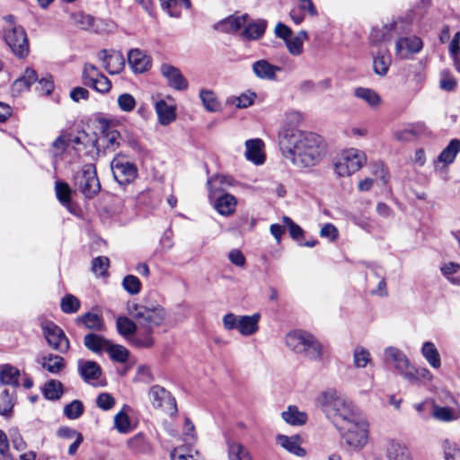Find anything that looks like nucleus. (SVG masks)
Here are the masks:
<instances>
[{
  "mask_svg": "<svg viewBox=\"0 0 460 460\" xmlns=\"http://www.w3.org/2000/svg\"><path fill=\"white\" fill-rule=\"evenodd\" d=\"M279 146L282 155L298 168L316 165L325 153L320 136L296 128L282 127L279 132Z\"/></svg>",
  "mask_w": 460,
  "mask_h": 460,
  "instance_id": "obj_1",
  "label": "nucleus"
},
{
  "mask_svg": "<svg viewBox=\"0 0 460 460\" xmlns=\"http://www.w3.org/2000/svg\"><path fill=\"white\" fill-rule=\"evenodd\" d=\"M335 426L350 447L360 449L367 444L368 423L358 412L357 409H354L348 415H344Z\"/></svg>",
  "mask_w": 460,
  "mask_h": 460,
  "instance_id": "obj_2",
  "label": "nucleus"
},
{
  "mask_svg": "<svg viewBox=\"0 0 460 460\" xmlns=\"http://www.w3.org/2000/svg\"><path fill=\"white\" fill-rule=\"evenodd\" d=\"M317 403L332 420L334 425L345 415H348L354 409V405L348 402L340 392L335 389H328L321 393L317 397Z\"/></svg>",
  "mask_w": 460,
  "mask_h": 460,
  "instance_id": "obj_3",
  "label": "nucleus"
},
{
  "mask_svg": "<svg viewBox=\"0 0 460 460\" xmlns=\"http://www.w3.org/2000/svg\"><path fill=\"white\" fill-rule=\"evenodd\" d=\"M128 312L139 325L146 329L162 324L166 318L165 309L159 305L146 306L132 304L128 306Z\"/></svg>",
  "mask_w": 460,
  "mask_h": 460,
  "instance_id": "obj_4",
  "label": "nucleus"
},
{
  "mask_svg": "<svg viewBox=\"0 0 460 460\" xmlns=\"http://www.w3.org/2000/svg\"><path fill=\"white\" fill-rule=\"evenodd\" d=\"M366 163L367 155L363 151L348 148L341 153L334 168L340 177H347L360 170Z\"/></svg>",
  "mask_w": 460,
  "mask_h": 460,
  "instance_id": "obj_5",
  "label": "nucleus"
},
{
  "mask_svg": "<svg viewBox=\"0 0 460 460\" xmlns=\"http://www.w3.org/2000/svg\"><path fill=\"white\" fill-rule=\"evenodd\" d=\"M101 127V136L98 138L92 140L93 147L96 149V153H101L100 147H103L102 153L113 152L118 148L122 140L121 135L117 128V126L107 119H101L99 121Z\"/></svg>",
  "mask_w": 460,
  "mask_h": 460,
  "instance_id": "obj_6",
  "label": "nucleus"
},
{
  "mask_svg": "<svg viewBox=\"0 0 460 460\" xmlns=\"http://www.w3.org/2000/svg\"><path fill=\"white\" fill-rule=\"evenodd\" d=\"M260 319L261 315L259 314L236 315L233 313H228L224 315L222 323L225 330H237L240 334L249 336L258 331Z\"/></svg>",
  "mask_w": 460,
  "mask_h": 460,
  "instance_id": "obj_7",
  "label": "nucleus"
},
{
  "mask_svg": "<svg viewBox=\"0 0 460 460\" xmlns=\"http://www.w3.org/2000/svg\"><path fill=\"white\" fill-rule=\"evenodd\" d=\"M74 183L86 198H93L101 189L96 170L93 164L84 165L75 175Z\"/></svg>",
  "mask_w": 460,
  "mask_h": 460,
  "instance_id": "obj_8",
  "label": "nucleus"
},
{
  "mask_svg": "<svg viewBox=\"0 0 460 460\" xmlns=\"http://www.w3.org/2000/svg\"><path fill=\"white\" fill-rule=\"evenodd\" d=\"M4 40L13 53L24 58L29 54V41L25 30L20 25H13L4 32Z\"/></svg>",
  "mask_w": 460,
  "mask_h": 460,
  "instance_id": "obj_9",
  "label": "nucleus"
},
{
  "mask_svg": "<svg viewBox=\"0 0 460 460\" xmlns=\"http://www.w3.org/2000/svg\"><path fill=\"white\" fill-rule=\"evenodd\" d=\"M148 399L155 409H160L173 416L177 413L176 400L164 387L155 385L148 391Z\"/></svg>",
  "mask_w": 460,
  "mask_h": 460,
  "instance_id": "obj_10",
  "label": "nucleus"
},
{
  "mask_svg": "<svg viewBox=\"0 0 460 460\" xmlns=\"http://www.w3.org/2000/svg\"><path fill=\"white\" fill-rule=\"evenodd\" d=\"M115 180L120 185L132 182L137 175V166L123 156L115 157L111 163Z\"/></svg>",
  "mask_w": 460,
  "mask_h": 460,
  "instance_id": "obj_11",
  "label": "nucleus"
},
{
  "mask_svg": "<svg viewBox=\"0 0 460 460\" xmlns=\"http://www.w3.org/2000/svg\"><path fill=\"white\" fill-rule=\"evenodd\" d=\"M82 76L86 85L92 86L99 93H106L111 88L109 78L100 73L99 69L92 64L84 65Z\"/></svg>",
  "mask_w": 460,
  "mask_h": 460,
  "instance_id": "obj_12",
  "label": "nucleus"
},
{
  "mask_svg": "<svg viewBox=\"0 0 460 460\" xmlns=\"http://www.w3.org/2000/svg\"><path fill=\"white\" fill-rule=\"evenodd\" d=\"M422 47V40L415 35L401 37L395 42V55L400 58H408L411 55L419 53Z\"/></svg>",
  "mask_w": 460,
  "mask_h": 460,
  "instance_id": "obj_13",
  "label": "nucleus"
},
{
  "mask_svg": "<svg viewBox=\"0 0 460 460\" xmlns=\"http://www.w3.org/2000/svg\"><path fill=\"white\" fill-rule=\"evenodd\" d=\"M99 58L102 61V66L111 75L119 74L125 66L123 55L119 51L102 50Z\"/></svg>",
  "mask_w": 460,
  "mask_h": 460,
  "instance_id": "obj_14",
  "label": "nucleus"
},
{
  "mask_svg": "<svg viewBox=\"0 0 460 460\" xmlns=\"http://www.w3.org/2000/svg\"><path fill=\"white\" fill-rule=\"evenodd\" d=\"M93 351L99 353L104 349L110 358L115 362L123 365H128V367H132L136 360L133 356L130 355L129 351L126 347H89Z\"/></svg>",
  "mask_w": 460,
  "mask_h": 460,
  "instance_id": "obj_15",
  "label": "nucleus"
},
{
  "mask_svg": "<svg viewBox=\"0 0 460 460\" xmlns=\"http://www.w3.org/2000/svg\"><path fill=\"white\" fill-rule=\"evenodd\" d=\"M160 70L162 75L167 79L170 87L177 91H184L188 88L187 79L177 67L169 64H163Z\"/></svg>",
  "mask_w": 460,
  "mask_h": 460,
  "instance_id": "obj_16",
  "label": "nucleus"
},
{
  "mask_svg": "<svg viewBox=\"0 0 460 460\" xmlns=\"http://www.w3.org/2000/svg\"><path fill=\"white\" fill-rule=\"evenodd\" d=\"M264 143L260 138L249 139L245 142V157L256 165L265 162Z\"/></svg>",
  "mask_w": 460,
  "mask_h": 460,
  "instance_id": "obj_17",
  "label": "nucleus"
},
{
  "mask_svg": "<svg viewBox=\"0 0 460 460\" xmlns=\"http://www.w3.org/2000/svg\"><path fill=\"white\" fill-rule=\"evenodd\" d=\"M387 460H413L409 447L402 442L390 439L385 445Z\"/></svg>",
  "mask_w": 460,
  "mask_h": 460,
  "instance_id": "obj_18",
  "label": "nucleus"
},
{
  "mask_svg": "<svg viewBox=\"0 0 460 460\" xmlns=\"http://www.w3.org/2000/svg\"><path fill=\"white\" fill-rule=\"evenodd\" d=\"M385 356L386 362L395 367L403 377L404 372L411 367L406 356L397 347H387Z\"/></svg>",
  "mask_w": 460,
  "mask_h": 460,
  "instance_id": "obj_19",
  "label": "nucleus"
},
{
  "mask_svg": "<svg viewBox=\"0 0 460 460\" xmlns=\"http://www.w3.org/2000/svg\"><path fill=\"white\" fill-rule=\"evenodd\" d=\"M43 334L49 345H68L69 341L63 330L52 322H47L41 325Z\"/></svg>",
  "mask_w": 460,
  "mask_h": 460,
  "instance_id": "obj_20",
  "label": "nucleus"
},
{
  "mask_svg": "<svg viewBox=\"0 0 460 460\" xmlns=\"http://www.w3.org/2000/svg\"><path fill=\"white\" fill-rule=\"evenodd\" d=\"M432 416L441 422H452L460 419V408L455 406H440L432 402Z\"/></svg>",
  "mask_w": 460,
  "mask_h": 460,
  "instance_id": "obj_21",
  "label": "nucleus"
},
{
  "mask_svg": "<svg viewBox=\"0 0 460 460\" xmlns=\"http://www.w3.org/2000/svg\"><path fill=\"white\" fill-rule=\"evenodd\" d=\"M248 14L230 15L214 25L215 30L225 33H234L247 22Z\"/></svg>",
  "mask_w": 460,
  "mask_h": 460,
  "instance_id": "obj_22",
  "label": "nucleus"
},
{
  "mask_svg": "<svg viewBox=\"0 0 460 460\" xmlns=\"http://www.w3.org/2000/svg\"><path fill=\"white\" fill-rule=\"evenodd\" d=\"M78 370L82 378L88 384L94 385L102 375L100 366L91 360H79Z\"/></svg>",
  "mask_w": 460,
  "mask_h": 460,
  "instance_id": "obj_23",
  "label": "nucleus"
},
{
  "mask_svg": "<svg viewBox=\"0 0 460 460\" xmlns=\"http://www.w3.org/2000/svg\"><path fill=\"white\" fill-rule=\"evenodd\" d=\"M252 72L262 80H275L276 74L281 71V67L270 64L266 59L257 60L252 64Z\"/></svg>",
  "mask_w": 460,
  "mask_h": 460,
  "instance_id": "obj_24",
  "label": "nucleus"
},
{
  "mask_svg": "<svg viewBox=\"0 0 460 460\" xmlns=\"http://www.w3.org/2000/svg\"><path fill=\"white\" fill-rule=\"evenodd\" d=\"M155 108L160 124L165 126L175 120L176 107L174 104H169L166 101L160 100L155 102Z\"/></svg>",
  "mask_w": 460,
  "mask_h": 460,
  "instance_id": "obj_25",
  "label": "nucleus"
},
{
  "mask_svg": "<svg viewBox=\"0 0 460 460\" xmlns=\"http://www.w3.org/2000/svg\"><path fill=\"white\" fill-rule=\"evenodd\" d=\"M128 61L135 73H144L151 65L150 58L139 49H132L128 55Z\"/></svg>",
  "mask_w": 460,
  "mask_h": 460,
  "instance_id": "obj_26",
  "label": "nucleus"
},
{
  "mask_svg": "<svg viewBox=\"0 0 460 460\" xmlns=\"http://www.w3.org/2000/svg\"><path fill=\"white\" fill-rule=\"evenodd\" d=\"M373 56V67L376 75H385L388 72L389 66L392 62L391 55L387 49H379L376 52H372Z\"/></svg>",
  "mask_w": 460,
  "mask_h": 460,
  "instance_id": "obj_27",
  "label": "nucleus"
},
{
  "mask_svg": "<svg viewBox=\"0 0 460 460\" xmlns=\"http://www.w3.org/2000/svg\"><path fill=\"white\" fill-rule=\"evenodd\" d=\"M317 342L315 337L308 332L293 330L286 335L287 345H314Z\"/></svg>",
  "mask_w": 460,
  "mask_h": 460,
  "instance_id": "obj_28",
  "label": "nucleus"
},
{
  "mask_svg": "<svg viewBox=\"0 0 460 460\" xmlns=\"http://www.w3.org/2000/svg\"><path fill=\"white\" fill-rule=\"evenodd\" d=\"M277 442L283 448L297 456H305L306 455L305 449L300 447L299 437L297 436L278 435Z\"/></svg>",
  "mask_w": 460,
  "mask_h": 460,
  "instance_id": "obj_29",
  "label": "nucleus"
},
{
  "mask_svg": "<svg viewBox=\"0 0 460 460\" xmlns=\"http://www.w3.org/2000/svg\"><path fill=\"white\" fill-rule=\"evenodd\" d=\"M38 80L36 71L31 67H27L22 75L17 78L13 84V92L20 93L28 90L32 84Z\"/></svg>",
  "mask_w": 460,
  "mask_h": 460,
  "instance_id": "obj_30",
  "label": "nucleus"
},
{
  "mask_svg": "<svg viewBox=\"0 0 460 460\" xmlns=\"http://www.w3.org/2000/svg\"><path fill=\"white\" fill-rule=\"evenodd\" d=\"M395 23L384 24L382 26H375L369 35L372 43L378 44L389 41L393 37V30Z\"/></svg>",
  "mask_w": 460,
  "mask_h": 460,
  "instance_id": "obj_31",
  "label": "nucleus"
},
{
  "mask_svg": "<svg viewBox=\"0 0 460 460\" xmlns=\"http://www.w3.org/2000/svg\"><path fill=\"white\" fill-rule=\"evenodd\" d=\"M237 201L234 196L226 193L218 197L215 203V208L223 216H229L235 210Z\"/></svg>",
  "mask_w": 460,
  "mask_h": 460,
  "instance_id": "obj_32",
  "label": "nucleus"
},
{
  "mask_svg": "<svg viewBox=\"0 0 460 460\" xmlns=\"http://www.w3.org/2000/svg\"><path fill=\"white\" fill-rule=\"evenodd\" d=\"M19 376L20 371L16 367L9 364L0 366L1 384L17 387L19 385Z\"/></svg>",
  "mask_w": 460,
  "mask_h": 460,
  "instance_id": "obj_33",
  "label": "nucleus"
},
{
  "mask_svg": "<svg viewBox=\"0 0 460 460\" xmlns=\"http://www.w3.org/2000/svg\"><path fill=\"white\" fill-rule=\"evenodd\" d=\"M266 29V22L259 21L248 23L241 33L244 40H256L262 37Z\"/></svg>",
  "mask_w": 460,
  "mask_h": 460,
  "instance_id": "obj_34",
  "label": "nucleus"
},
{
  "mask_svg": "<svg viewBox=\"0 0 460 460\" xmlns=\"http://www.w3.org/2000/svg\"><path fill=\"white\" fill-rule=\"evenodd\" d=\"M460 151V140L452 139L438 156L437 162L445 164H452Z\"/></svg>",
  "mask_w": 460,
  "mask_h": 460,
  "instance_id": "obj_35",
  "label": "nucleus"
},
{
  "mask_svg": "<svg viewBox=\"0 0 460 460\" xmlns=\"http://www.w3.org/2000/svg\"><path fill=\"white\" fill-rule=\"evenodd\" d=\"M355 95L366 102L370 107L377 108L381 103L380 95L369 88L358 87L355 90Z\"/></svg>",
  "mask_w": 460,
  "mask_h": 460,
  "instance_id": "obj_36",
  "label": "nucleus"
},
{
  "mask_svg": "<svg viewBox=\"0 0 460 460\" xmlns=\"http://www.w3.org/2000/svg\"><path fill=\"white\" fill-rule=\"evenodd\" d=\"M41 366L49 372L58 374L65 367V363L62 357L49 355L41 358Z\"/></svg>",
  "mask_w": 460,
  "mask_h": 460,
  "instance_id": "obj_37",
  "label": "nucleus"
},
{
  "mask_svg": "<svg viewBox=\"0 0 460 460\" xmlns=\"http://www.w3.org/2000/svg\"><path fill=\"white\" fill-rule=\"evenodd\" d=\"M283 420L291 425H302L306 421V414L299 411L296 406H288L287 411L282 412Z\"/></svg>",
  "mask_w": 460,
  "mask_h": 460,
  "instance_id": "obj_38",
  "label": "nucleus"
},
{
  "mask_svg": "<svg viewBox=\"0 0 460 460\" xmlns=\"http://www.w3.org/2000/svg\"><path fill=\"white\" fill-rule=\"evenodd\" d=\"M128 447L136 454H145L150 451V446L143 434L138 433L127 441Z\"/></svg>",
  "mask_w": 460,
  "mask_h": 460,
  "instance_id": "obj_39",
  "label": "nucleus"
},
{
  "mask_svg": "<svg viewBox=\"0 0 460 460\" xmlns=\"http://www.w3.org/2000/svg\"><path fill=\"white\" fill-rule=\"evenodd\" d=\"M229 460H252L249 451L240 443H228Z\"/></svg>",
  "mask_w": 460,
  "mask_h": 460,
  "instance_id": "obj_40",
  "label": "nucleus"
},
{
  "mask_svg": "<svg viewBox=\"0 0 460 460\" xmlns=\"http://www.w3.org/2000/svg\"><path fill=\"white\" fill-rule=\"evenodd\" d=\"M404 378L409 382H416V381H431L433 379V375L431 372L425 368H414L411 367L408 371L404 372Z\"/></svg>",
  "mask_w": 460,
  "mask_h": 460,
  "instance_id": "obj_41",
  "label": "nucleus"
},
{
  "mask_svg": "<svg viewBox=\"0 0 460 460\" xmlns=\"http://www.w3.org/2000/svg\"><path fill=\"white\" fill-rule=\"evenodd\" d=\"M63 394V385L58 380L48 381L43 388V394L49 400H58Z\"/></svg>",
  "mask_w": 460,
  "mask_h": 460,
  "instance_id": "obj_42",
  "label": "nucleus"
},
{
  "mask_svg": "<svg viewBox=\"0 0 460 460\" xmlns=\"http://www.w3.org/2000/svg\"><path fill=\"white\" fill-rule=\"evenodd\" d=\"M199 97L207 111L214 112L220 109V103L212 91L202 90Z\"/></svg>",
  "mask_w": 460,
  "mask_h": 460,
  "instance_id": "obj_43",
  "label": "nucleus"
},
{
  "mask_svg": "<svg viewBox=\"0 0 460 460\" xmlns=\"http://www.w3.org/2000/svg\"><path fill=\"white\" fill-rule=\"evenodd\" d=\"M441 447L446 460H460V448L456 442L446 438L442 441Z\"/></svg>",
  "mask_w": 460,
  "mask_h": 460,
  "instance_id": "obj_44",
  "label": "nucleus"
},
{
  "mask_svg": "<svg viewBox=\"0 0 460 460\" xmlns=\"http://www.w3.org/2000/svg\"><path fill=\"white\" fill-rule=\"evenodd\" d=\"M294 351L303 358L320 359L323 355L322 347H294Z\"/></svg>",
  "mask_w": 460,
  "mask_h": 460,
  "instance_id": "obj_45",
  "label": "nucleus"
},
{
  "mask_svg": "<svg viewBox=\"0 0 460 460\" xmlns=\"http://www.w3.org/2000/svg\"><path fill=\"white\" fill-rule=\"evenodd\" d=\"M55 190L58 199L62 205L67 208L70 206L71 189L67 183L63 181H57L55 184Z\"/></svg>",
  "mask_w": 460,
  "mask_h": 460,
  "instance_id": "obj_46",
  "label": "nucleus"
},
{
  "mask_svg": "<svg viewBox=\"0 0 460 460\" xmlns=\"http://www.w3.org/2000/svg\"><path fill=\"white\" fill-rule=\"evenodd\" d=\"M60 307L65 314H75L80 308V301L74 295L68 294L61 299Z\"/></svg>",
  "mask_w": 460,
  "mask_h": 460,
  "instance_id": "obj_47",
  "label": "nucleus"
},
{
  "mask_svg": "<svg viewBox=\"0 0 460 460\" xmlns=\"http://www.w3.org/2000/svg\"><path fill=\"white\" fill-rule=\"evenodd\" d=\"M354 365L357 367H366L371 363V355L364 347H357L353 354Z\"/></svg>",
  "mask_w": 460,
  "mask_h": 460,
  "instance_id": "obj_48",
  "label": "nucleus"
},
{
  "mask_svg": "<svg viewBox=\"0 0 460 460\" xmlns=\"http://www.w3.org/2000/svg\"><path fill=\"white\" fill-rule=\"evenodd\" d=\"M161 6L171 17L181 16V9L184 7L181 0H160Z\"/></svg>",
  "mask_w": 460,
  "mask_h": 460,
  "instance_id": "obj_49",
  "label": "nucleus"
},
{
  "mask_svg": "<svg viewBox=\"0 0 460 460\" xmlns=\"http://www.w3.org/2000/svg\"><path fill=\"white\" fill-rule=\"evenodd\" d=\"M109 266H110L109 258L106 256H99L93 260L92 270L95 275L103 277V276H105Z\"/></svg>",
  "mask_w": 460,
  "mask_h": 460,
  "instance_id": "obj_50",
  "label": "nucleus"
},
{
  "mask_svg": "<svg viewBox=\"0 0 460 460\" xmlns=\"http://www.w3.org/2000/svg\"><path fill=\"white\" fill-rule=\"evenodd\" d=\"M84 412V405L79 400H74L65 406L64 413L70 420L78 419Z\"/></svg>",
  "mask_w": 460,
  "mask_h": 460,
  "instance_id": "obj_51",
  "label": "nucleus"
},
{
  "mask_svg": "<svg viewBox=\"0 0 460 460\" xmlns=\"http://www.w3.org/2000/svg\"><path fill=\"white\" fill-rule=\"evenodd\" d=\"M123 288L130 295H137L141 290V282L134 275H128L122 280Z\"/></svg>",
  "mask_w": 460,
  "mask_h": 460,
  "instance_id": "obj_52",
  "label": "nucleus"
},
{
  "mask_svg": "<svg viewBox=\"0 0 460 460\" xmlns=\"http://www.w3.org/2000/svg\"><path fill=\"white\" fill-rule=\"evenodd\" d=\"M421 353L432 367H440V356L435 347H421Z\"/></svg>",
  "mask_w": 460,
  "mask_h": 460,
  "instance_id": "obj_53",
  "label": "nucleus"
},
{
  "mask_svg": "<svg viewBox=\"0 0 460 460\" xmlns=\"http://www.w3.org/2000/svg\"><path fill=\"white\" fill-rule=\"evenodd\" d=\"M13 407V396L8 389H4L0 394V415H7Z\"/></svg>",
  "mask_w": 460,
  "mask_h": 460,
  "instance_id": "obj_54",
  "label": "nucleus"
},
{
  "mask_svg": "<svg viewBox=\"0 0 460 460\" xmlns=\"http://www.w3.org/2000/svg\"><path fill=\"white\" fill-rule=\"evenodd\" d=\"M117 329L122 335H131L136 331V323L128 317L120 316L117 319Z\"/></svg>",
  "mask_w": 460,
  "mask_h": 460,
  "instance_id": "obj_55",
  "label": "nucleus"
},
{
  "mask_svg": "<svg viewBox=\"0 0 460 460\" xmlns=\"http://www.w3.org/2000/svg\"><path fill=\"white\" fill-rule=\"evenodd\" d=\"M81 321L85 327L93 330H101L102 327V319L98 314L87 313L82 316Z\"/></svg>",
  "mask_w": 460,
  "mask_h": 460,
  "instance_id": "obj_56",
  "label": "nucleus"
},
{
  "mask_svg": "<svg viewBox=\"0 0 460 460\" xmlns=\"http://www.w3.org/2000/svg\"><path fill=\"white\" fill-rule=\"evenodd\" d=\"M114 427L120 433H128L130 430V420L127 413L119 411L114 417Z\"/></svg>",
  "mask_w": 460,
  "mask_h": 460,
  "instance_id": "obj_57",
  "label": "nucleus"
},
{
  "mask_svg": "<svg viewBox=\"0 0 460 460\" xmlns=\"http://www.w3.org/2000/svg\"><path fill=\"white\" fill-rule=\"evenodd\" d=\"M119 108L125 112L132 111L136 107V100L130 93H122L118 97Z\"/></svg>",
  "mask_w": 460,
  "mask_h": 460,
  "instance_id": "obj_58",
  "label": "nucleus"
},
{
  "mask_svg": "<svg viewBox=\"0 0 460 460\" xmlns=\"http://www.w3.org/2000/svg\"><path fill=\"white\" fill-rule=\"evenodd\" d=\"M282 220L284 225L288 227L289 234L293 239L298 240L303 236V229L297 224H296L290 217L285 216L283 217Z\"/></svg>",
  "mask_w": 460,
  "mask_h": 460,
  "instance_id": "obj_59",
  "label": "nucleus"
},
{
  "mask_svg": "<svg viewBox=\"0 0 460 460\" xmlns=\"http://www.w3.org/2000/svg\"><path fill=\"white\" fill-rule=\"evenodd\" d=\"M115 402L114 397L108 393H102L96 399L97 406L103 411H109L113 408Z\"/></svg>",
  "mask_w": 460,
  "mask_h": 460,
  "instance_id": "obj_60",
  "label": "nucleus"
},
{
  "mask_svg": "<svg viewBox=\"0 0 460 460\" xmlns=\"http://www.w3.org/2000/svg\"><path fill=\"white\" fill-rule=\"evenodd\" d=\"M72 18L75 24L83 30L90 28L93 23V18L91 15L83 13H75L72 15Z\"/></svg>",
  "mask_w": 460,
  "mask_h": 460,
  "instance_id": "obj_61",
  "label": "nucleus"
},
{
  "mask_svg": "<svg viewBox=\"0 0 460 460\" xmlns=\"http://www.w3.org/2000/svg\"><path fill=\"white\" fill-rule=\"evenodd\" d=\"M449 53L454 58L456 69L460 71V65H458L457 55L460 54V31L456 32L449 44Z\"/></svg>",
  "mask_w": 460,
  "mask_h": 460,
  "instance_id": "obj_62",
  "label": "nucleus"
},
{
  "mask_svg": "<svg viewBox=\"0 0 460 460\" xmlns=\"http://www.w3.org/2000/svg\"><path fill=\"white\" fill-rule=\"evenodd\" d=\"M440 87L445 91H453L456 86V78L447 71L441 73Z\"/></svg>",
  "mask_w": 460,
  "mask_h": 460,
  "instance_id": "obj_63",
  "label": "nucleus"
},
{
  "mask_svg": "<svg viewBox=\"0 0 460 460\" xmlns=\"http://www.w3.org/2000/svg\"><path fill=\"white\" fill-rule=\"evenodd\" d=\"M172 460H201L200 456L196 453L195 455L185 454L183 449L175 448L171 452Z\"/></svg>",
  "mask_w": 460,
  "mask_h": 460,
  "instance_id": "obj_64",
  "label": "nucleus"
}]
</instances>
